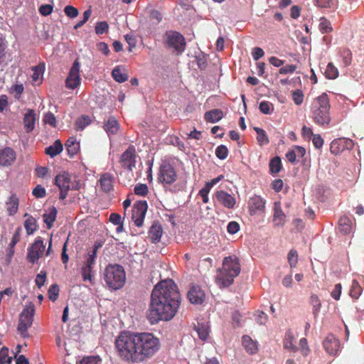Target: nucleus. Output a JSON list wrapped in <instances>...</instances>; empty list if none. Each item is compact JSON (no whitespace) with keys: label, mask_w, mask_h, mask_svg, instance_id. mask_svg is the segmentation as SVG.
<instances>
[{"label":"nucleus","mask_w":364,"mask_h":364,"mask_svg":"<svg viewBox=\"0 0 364 364\" xmlns=\"http://www.w3.org/2000/svg\"><path fill=\"white\" fill-rule=\"evenodd\" d=\"M44 67V64H42L32 68L33 74L31 77L33 81L36 82L39 80L40 77L43 75Z\"/></svg>","instance_id":"5fc2aeb1"},{"label":"nucleus","mask_w":364,"mask_h":364,"mask_svg":"<svg viewBox=\"0 0 364 364\" xmlns=\"http://www.w3.org/2000/svg\"><path fill=\"white\" fill-rule=\"evenodd\" d=\"M363 291V288L357 279H353L350 289V296L355 299L359 298Z\"/></svg>","instance_id":"c9c22d12"},{"label":"nucleus","mask_w":364,"mask_h":364,"mask_svg":"<svg viewBox=\"0 0 364 364\" xmlns=\"http://www.w3.org/2000/svg\"><path fill=\"white\" fill-rule=\"evenodd\" d=\"M187 296L191 303L200 304L205 299V293L198 286H193L188 291Z\"/></svg>","instance_id":"aec40b11"},{"label":"nucleus","mask_w":364,"mask_h":364,"mask_svg":"<svg viewBox=\"0 0 364 364\" xmlns=\"http://www.w3.org/2000/svg\"><path fill=\"white\" fill-rule=\"evenodd\" d=\"M194 330L202 341H205L208 338L210 332L208 323L198 321L197 324L194 325Z\"/></svg>","instance_id":"bb28decb"},{"label":"nucleus","mask_w":364,"mask_h":364,"mask_svg":"<svg viewBox=\"0 0 364 364\" xmlns=\"http://www.w3.org/2000/svg\"><path fill=\"white\" fill-rule=\"evenodd\" d=\"M164 43L166 48L173 49L181 55L186 49V42L182 34L175 31H168L164 36Z\"/></svg>","instance_id":"423d86ee"},{"label":"nucleus","mask_w":364,"mask_h":364,"mask_svg":"<svg viewBox=\"0 0 364 364\" xmlns=\"http://www.w3.org/2000/svg\"><path fill=\"white\" fill-rule=\"evenodd\" d=\"M181 294L177 285L171 279H165L154 287L147 311L151 324L159 321H170L177 314L181 304Z\"/></svg>","instance_id":"f257e3e1"},{"label":"nucleus","mask_w":364,"mask_h":364,"mask_svg":"<svg viewBox=\"0 0 364 364\" xmlns=\"http://www.w3.org/2000/svg\"><path fill=\"white\" fill-rule=\"evenodd\" d=\"M215 155L220 159H225L228 156V149L225 145H220L216 148Z\"/></svg>","instance_id":"13d9d810"},{"label":"nucleus","mask_w":364,"mask_h":364,"mask_svg":"<svg viewBox=\"0 0 364 364\" xmlns=\"http://www.w3.org/2000/svg\"><path fill=\"white\" fill-rule=\"evenodd\" d=\"M249 211L250 215H255L257 211H263L265 208V200L259 196H255L250 198Z\"/></svg>","instance_id":"412c9836"},{"label":"nucleus","mask_w":364,"mask_h":364,"mask_svg":"<svg viewBox=\"0 0 364 364\" xmlns=\"http://www.w3.org/2000/svg\"><path fill=\"white\" fill-rule=\"evenodd\" d=\"M134 192L137 196H146L149 192L148 186L144 183H138L134 186Z\"/></svg>","instance_id":"864d4df0"},{"label":"nucleus","mask_w":364,"mask_h":364,"mask_svg":"<svg viewBox=\"0 0 364 364\" xmlns=\"http://www.w3.org/2000/svg\"><path fill=\"white\" fill-rule=\"evenodd\" d=\"M325 75L330 80H334L338 76V70L332 63L327 65Z\"/></svg>","instance_id":"37998d69"},{"label":"nucleus","mask_w":364,"mask_h":364,"mask_svg":"<svg viewBox=\"0 0 364 364\" xmlns=\"http://www.w3.org/2000/svg\"><path fill=\"white\" fill-rule=\"evenodd\" d=\"M59 291H60L59 287H58V284H52L50 287V288L48 291V294L49 299L52 301H55L57 300V299L58 298Z\"/></svg>","instance_id":"6e6d98bb"},{"label":"nucleus","mask_w":364,"mask_h":364,"mask_svg":"<svg viewBox=\"0 0 364 364\" xmlns=\"http://www.w3.org/2000/svg\"><path fill=\"white\" fill-rule=\"evenodd\" d=\"M240 230V225L235 221H231L228 223L227 230L230 234H235Z\"/></svg>","instance_id":"774afa93"},{"label":"nucleus","mask_w":364,"mask_h":364,"mask_svg":"<svg viewBox=\"0 0 364 364\" xmlns=\"http://www.w3.org/2000/svg\"><path fill=\"white\" fill-rule=\"evenodd\" d=\"M6 41L3 36V34L0 33V65L4 62L6 55Z\"/></svg>","instance_id":"de8ad7c7"},{"label":"nucleus","mask_w":364,"mask_h":364,"mask_svg":"<svg viewBox=\"0 0 364 364\" xmlns=\"http://www.w3.org/2000/svg\"><path fill=\"white\" fill-rule=\"evenodd\" d=\"M112 76L118 82H124L128 80V75L122 73L119 66L112 70Z\"/></svg>","instance_id":"58836bf2"},{"label":"nucleus","mask_w":364,"mask_h":364,"mask_svg":"<svg viewBox=\"0 0 364 364\" xmlns=\"http://www.w3.org/2000/svg\"><path fill=\"white\" fill-rule=\"evenodd\" d=\"M301 135L305 140L310 141L314 134L311 128L304 125L301 129Z\"/></svg>","instance_id":"338daca9"},{"label":"nucleus","mask_w":364,"mask_h":364,"mask_svg":"<svg viewBox=\"0 0 364 364\" xmlns=\"http://www.w3.org/2000/svg\"><path fill=\"white\" fill-rule=\"evenodd\" d=\"M269 170L271 173H278L282 168V161L280 157L275 156L270 160L269 162Z\"/></svg>","instance_id":"a19ab883"},{"label":"nucleus","mask_w":364,"mask_h":364,"mask_svg":"<svg viewBox=\"0 0 364 364\" xmlns=\"http://www.w3.org/2000/svg\"><path fill=\"white\" fill-rule=\"evenodd\" d=\"M294 337L290 331H288L285 333V336L283 341V346L285 349L289 350L290 352H296L297 350V347L294 344Z\"/></svg>","instance_id":"473e14b6"},{"label":"nucleus","mask_w":364,"mask_h":364,"mask_svg":"<svg viewBox=\"0 0 364 364\" xmlns=\"http://www.w3.org/2000/svg\"><path fill=\"white\" fill-rule=\"evenodd\" d=\"M34 312V305L31 304L26 306L19 315L17 330L23 338L28 337V329L33 323Z\"/></svg>","instance_id":"0eeeda50"},{"label":"nucleus","mask_w":364,"mask_h":364,"mask_svg":"<svg viewBox=\"0 0 364 364\" xmlns=\"http://www.w3.org/2000/svg\"><path fill=\"white\" fill-rule=\"evenodd\" d=\"M80 63L78 62V60L76 59L73 63L65 80V85L68 88L73 90L80 85L81 78L80 76Z\"/></svg>","instance_id":"ddd939ff"},{"label":"nucleus","mask_w":364,"mask_h":364,"mask_svg":"<svg viewBox=\"0 0 364 364\" xmlns=\"http://www.w3.org/2000/svg\"><path fill=\"white\" fill-rule=\"evenodd\" d=\"M63 149V144L60 139H57L55 142L45 149V153L53 158L62 152Z\"/></svg>","instance_id":"c756f323"},{"label":"nucleus","mask_w":364,"mask_h":364,"mask_svg":"<svg viewBox=\"0 0 364 364\" xmlns=\"http://www.w3.org/2000/svg\"><path fill=\"white\" fill-rule=\"evenodd\" d=\"M316 6L324 9H336L337 0H314Z\"/></svg>","instance_id":"c03bdc74"},{"label":"nucleus","mask_w":364,"mask_h":364,"mask_svg":"<svg viewBox=\"0 0 364 364\" xmlns=\"http://www.w3.org/2000/svg\"><path fill=\"white\" fill-rule=\"evenodd\" d=\"M338 229L343 234H349L353 230V223L350 219L343 215L338 220Z\"/></svg>","instance_id":"c85d7f7f"},{"label":"nucleus","mask_w":364,"mask_h":364,"mask_svg":"<svg viewBox=\"0 0 364 364\" xmlns=\"http://www.w3.org/2000/svg\"><path fill=\"white\" fill-rule=\"evenodd\" d=\"M242 345L246 350L251 354L255 353L257 350L256 342H255L249 336H242Z\"/></svg>","instance_id":"72a5a7b5"},{"label":"nucleus","mask_w":364,"mask_h":364,"mask_svg":"<svg viewBox=\"0 0 364 364\" xmlns=\"http://www.w3.org/2000/svg\"><path fill=\"white\" fill-rule=\"evenodd\" d=\"M354 146V142L348 138H338L332 141L330 151L334 155H338L345 150H350Z\"/></svg>","instance_id":"4468645a"},{"label":"nucleus","mask_w":364,"mask_h":364,"mask_svg":"<svg viewBox=\"0 0 364 364\" xmlns=\"http://www.w3.org/2000/svg\"><path fill=\"white\" fill-rule=\"evenodd\" d=\"M177 178L176 171L170 164L161 166L160 168L159 181L164 184H171Z\"/></svg>","instance_id":"2eb2a0df"},{"label":"nucleus","mask_w":364,"mask_h":364,"mask_svg":"<svg viewBox=\"0 0 364 364\" xmlns=\"http://www.w3.org/2000/svg\"><path fill=\"white\" fill-rule=\"evenodd\" d=\"M103 128L109 136L117 134L119 129V124L114 117H109L105 122Z\"/></svg>","instance_id":"5701e85b"},{"label":"nucleus","mask_w":364,"mask_h":364,"mask_svg":"<svg viewBox=\"0 0 364 364\" xmlns=\"http://www.w3.org/2000/svg\"><path fill=\"white\" fill-rule=\"evenodd\" d=\"M65 148L68 154L71 157H74L80 150V143L74 136L70 137L65 142Z\"/></svg>","instance_id":"a878e982"},{"label":"nucleus","mask_w":364,"mask_h":364,"mask_svg":"<svg viewBox=\"0 0 364 364\" xmlns=\"http://www.w3.org/2000/svg\"><path fill=\"white\" fill-rule=\"evenodd\" d=\"M99 184L102 191L108 193L113 191L114 177L110 173H104L100 176Z\"/></svg>","instance_id":"a211bd4d"},{"label":"nucleus","mask_w":364,"mask_h":364,"mask_svg":"<svg viewBox=\"0 0 364 364\" xmlns=\"http://www.w3.org/2000/svg\"><path fill=\"white\" fill-rule=\"evenodd\" d=\"M12 358L9 355V348L3 347L0 350V364H11Z\"/></svg>","instance_id":"8fccbe9b"},{"label":"nucleus","mask_w":364,"mask_h":364,"mask_svg":"<svg viewBox=\"0 0 364 364\" xmlns=\"http://www.w3.org/2000/svg\"><path fill=\"white\" fill-rule=\"evenodd\" d=\"M318 28L322 33H328L333 31L331 21L325 17L320 18Z\"/></svg>","instance_id":"4c0bfd02"},{"label":"nucleus","mask_w":364,"mask_h":364,"mask_svg":"<svg viewBox=\"0 0 364 364\" xmlns=\"http://www.w3.org/2000/svg\"><path fill=\"white\" fill-rule=\"evenodd\" d=\"M70 176L66 172L60 173L55 176V184L60 191L59 196L60 200H64L67 197L68 192L70 190Z\"/></svg>","instance_id":"f8f14e48"},{"label":"nucleus","mask_w":364,"mask_h":364,"mask_svg":"<svg viewBox=\"0 0 364 364\" xmlns=\"http://www.w3.org/2000/svg\"><path fill=\"white\" fill-rule=\"evenodd\" d=\"M254 129L257 134V139L259 144L260 146L268 144L269 140L268 139L266 132L264 129L259 127H255Z\"/></svg>","instance_id":"ea45409f"},{"label":"nucleus","mask_w":364,"mask_h":364,"mask_svg":"<svg viewBox=\"0 0 364 364\" xmlns=\"http://www.w3.org/2000/svg\"><path fill=\"white\" fill-rule=\"evenodd\" d=\"M19 199L16 194L12 193L6 201V208L9 216L14 215L18 209Z\"/></svg>","instance_id":"4be33fe9"},{"label":"nucleus","mask_w":364,"mask_h":364,"mask_svg":"<svg viewBox=\"0 0 364 364\" xmlns=\"http://www.w3.org/2000/svg\"><path fill=\"white\" fill-rule=\"evenodd\" d=\"M43 122L45 124H50L53 127H56V118L55 115L51 112L46 113L44 115Z\"/></svg>","instance_id":"0e129e2a"},{"label":"nucleus","mask_w":364,"mask_h":364,"mask_svg":"<svg viewBox=\"0 0 364 364\" xmlns=\"http://www.w3.org/2000/svg\"><path fill=\"white\" fill-rule=\"evenodd\" d=\"M16 158V152L11 148L6 147L0 149V165L9 166L15 161Z\"/></svg>","instance_id":"6ab92c4d"},{"label":"nucleus","mask_w":364,"mask_h":364,"mask_svg":"<svg viewBox=\"0 0 364 364\" xmlns=\"http://www.w3.org/2000/svg\"><path fill=\"white\" fill-rule=\"evenodd\" d=\"M96 260V249L92 250L88 253V257L85 261L82 268H81V274L84 281H90V283H93L92 279V269L94 265L95 264Z\"/></svg>","instance_id":"9b49d317"},{"label":"nucleus","mask_w":364,"mask_h":364,"mask_svg":"<svg viewBox=\"0 0 364 364\" xmlns=\"http://www.w3.org/2000/svg\"><path fill=\"white\" fill-rule=\"evenodd\" d=\"M119 358L125 361L141 363L152 358L161 348V342L151 333L123 332L115 341Z\"/></svg>","instance_id":"f03ea898"},{"label":"nucleus","mask_w":364,"mask_h":364,"mask_svg":"<svg viewBox=\"0 0 364 364\" xmlns=\"http://www.w3.org/2000/svg\"><path fill=\"white\" fill-rule=\"evenodd\" d=\"M148 205L146 200H139L135 203L132 208V220L137 227H141L144 223Z\"/></svg>","instance_id":"1a4fd4ad"},{"label":"nucleus","mask_w":364,"mask_h":364,"mask_svg":"<svg viewBox=\"0 0 364 364\" xmlns=\"http://www.w3.org/2000/svg\"><path fill=\"white\" fill-rule=\"evenodd\" d=\"M330 107L329 98L326 93H322L314 100L312 107V117L316 124L326 127L330 124Z\"/></svg>","instance_id":"20e7f679"},{"label":"nucleus","mask_w":364,"mask_h":364,"mask_svg":"<svg viewBox=\"0 0 364 364\" xmlns=\"http://www.w3.org/2000/svg\"><path fill=\"white\" fill-rule=\"evenodd\" d=\"M24 227L27 235H32L37 230L36 220L33 216H28L25 220Z\"/></svg>","instance_id":"e433bc0d"},{"label":"nucleus","mask_w":364,"mask_h":364,"mask_svg":"<svg viewBox=\"0 0 364 364\" xmlns=\"http://www.w3.org/2000/svg\"><path fill=\"white\" fill-rule=\"evenodd\" d=\"M286 215L284 213L280 202L274 203L273 220L277 225H283L285 223Z\"/></svg>","instance_id":"b1692460"},{"label":"nucleus","mask_w":364,"mask_h":364,"mask_svg":"<svg viewBox=\"0 0 364 364\" xmlns=\"http://www.w3.org/2000/svg\"><path fill=\"white\" fill-rule=\"evenodd\" d=\"M304 93L301 90H296L292 92V100L296 105H301L304 101Z\"/></svg>","instance_id":"bf43d9fd"},{"label":"nucleus","mask_w":364,"mask_h":364,"mask_svg":"<svg viewBox=\"0 0 364 364\" xmlns=\"http://www.w3.org/2000/svg\"><path fill=\"white\" fill-rule=\"evenodd\" d=\"M32 194L36 198H41L46 196V189L41 185H37L32 191Z\"/></svg>","instance_id":"052dcab7"},{"label":"nucleus","mask_w":364,"mask_h":364,"mask_svg":"<svg viewBox=\"0 0 364 364\" xmlns=\"http://www.w3.org/2000/svg\"><path fill=\"white\" fill-rule=\"evenodd\" d=\"M47 273L46 271H41V272L37 274L36 278V284L38 288H41L44 285Z\"/></svg>","instance_id":"e2e57ef3"},{"label":"nucleus","mask_w":364,"mask_h":364,"mask_svg":"<svg viewBox=\"0 0 364 364\" xmlns=\"http://www.w3.org/2000/svg\"><path fill=\"white\" fill-rule=\"evenodd\" d=\"M223 117V112L221 109H214L206 112L204 118L206 122L215 123L220 121Z\"/></svg>","instance_id":"7c9ffc66"},{"label":"nucleus","mask_w":364,"mask_h":364,"mask_svg":"<svg viewBox=\"0 0 364 364\" xmlns=\"http://www.w3.org/2000/svg\"><path fill=\"white\" fill-rule=\"evenodd\" d=\"M326 353L330 355H336L340 349V342L333 334L328 335L323 341Z\"/></svg>","instance_id":"dca6fc26"},{"label":"nucleus","mask_w":364,"mask_h":364,"mask_svg":"<svg viewBox=\"0 0 364 364\" xmlns=\"http://www.w3.org/2000/svg\"><path fill=\"white\" fill-rule=\"evenodd\" d=\"M215 198L218 203L228 209L233 208L236 203L235 198L225 191H218L215 193Z\"/></svg>","instance_id":"f3484780"},{"label":"nucleus","mask_w":364,"mask_h":364,"mask_svg":"<svg viewBox=\"0 0 364 364\" xmlns=\"http://www.w3.org/2000/svg\"><path fill=\"white\" fill-rule=\"evenodd\" d=\"M102 359L98 355L84 357L77 364H101Z\"/></svg>","instance_id":"603ef678"},{"label":"nucleus","mask_w":364,"mask_h":364,"mask_svg":"<svg viewBox=\"0 0 364 364\" xmlns=\"http://www.w3.org/2000/svg\"><path fill=\"white\" fill-rule=\"evenodd\" d=\"M36 113L33 109H29L24 115L23 124L27 132H31L35 127Z\"/></svg>","instance_id":"393cba45"},{"label":"nucleus","mask_w":364,"mask_h":364,"mask_svg":"<svg viewBox=\"0 0 364 364\" xmlns=\"http://www.w3.org/2000/svg\"><path fill=\"white\" fill-rule=\"evenodd\" d=\"M162 232L163 230L161 225L158 223H154L149 231V237L151 242L153 243L159 242Z\"/></svg>","instance_id":"cd10ccee"},{"label":"nucleus","mask_w":364,"mask_h":364,"mask_svg":"<svg viewBox=\"0 0 364 364\" xmlns=\"http://www.w3.org/2000/svg\"><path fill=\"white\" fill-rule=\"evenodd\" d=\"M340 55L343 59L344 66L347 67L350 65L352 61V53L350 49L343 48L340 49Z\"/></svg>","instance_id":"79ce46f5"},{"label":"nucleus","mask_w":364,"mask_h":364,"mask_svg":"<svg viewBox=\"0 0 364 364\" xmlns=\"http://www.w3.org/2000/svg\"><path fill=\"white\" fill-rule=\"evenodd\" d=\"M109 25L107 21H100L95 25V33L98 35H102L108 31Z\"/></svg>","instance_id":"4d7b16f0"},{"label":"nucleus","mask_w":364,"mask_h":364,"mask_svg":"<svg viewBox=\"0 0 364 364\" xmlns=\"http://www.w3.org/2000/svg\"><path fill=\"white\" fill-rule=\"evenodd\" d=\"M104 279L110 289H121L126 282V274L122 266L117 264H109L104 270Z\"/></svg>","instance_id":"39448f33"},{"label":"nucleus","mask_w":364,"mask_h":364,"mask_svg":"<svg viewBox=\"0 0 364 364\" xmlns=\"http://www.w3.org/2000/svg\"><path fill=\"white\" fill-rule=\"evenodd\" d=\"M136 152L135 146L130 145L121 155L119 163L124 168L132 171L136 166Z\"/></svg>","instance_id":"9d476101"},{"label":"nucleus","mask_w":364,"mask_h":364,"mask_svg":"<svg viewBox=\"0 0 364 364\" xmlns=\"http://www.w3.org/2000/svg\"><path fill=\"white\" fill-rule=\"evenodd\" d=\"M92 14L91 9H87L83 13V19L77 22L75 26V29H78L82 27L90 18Z\"/></svg>","instance_id":"69168bd1"},{"label":"nucleus","mask_w":364,"mask_h":364,"mask_svg":"<svg viewBox=\"0 0 364 364\" xmlns=\"http://www.w3.org/2000/svg\"><path fill=\"white\" fill-rule=\"evenodd\" d=\"M21 232L22 228L19 226L16 228L14 234L13 235L11 241L9 244V248L12 254L14 253V248L15 245L20 241Z\"/></svg>","instance_id":"09e8293b"},{"label":"nucleus","mask_w":364,"mask_h":364,"mask_svg":"<svg viewBox=\"0 0 364 364\" xmlns=\"http://www.w3.org/2000/svg\"><path fill=\"white\" fill-rule=\"evenodd\" d=\"M57 209L55 207H51L48 213L43 215V222L46 224L47 228L50 229L53 227V223L56 219Z\"/></svg>","instance_id":"2f4dec72"},{"label":"nucleus","mask_w":364,"mask_h":364,"mask_svg":"<svg viewBox=\"0 0 364 364\" xmlns=\"http://www.w3.org/2000/svg\"><path fill=\"white\" fill-rule=\"evenodd\" d=\"M310 302L313 306V314L315 316H316L321 307V301L317 295L313 294L310 298Z\"/></svg>","instance_id":"49530a36"},{"label":"nucleus","mask_w":364,"mask_h":364,"mask_svg":"<svg viewBox=\"0 0 364 364\" xmlns=\"http://www.w3.org/2000/svg\"><path fill=\"white\" fill-rule=\"evenodd\" d=\"M240 272V264L236 256L225 257L223 262L222 268L218 272L215 282L220 288L230 286L234 279Z\"/></svg>","instance_id":"7ed1b4c3"},{"label":"nucleus","mask_w":364,"mask_h":364,"mask_svg":"<svg viewBox=\"0 0 364 364\" xmlns=\"http://www.w3.org/2000/svg\"><path fill=\"white\" fill-rule=\"evenodd\" d=\"M287 259H288V262L289 264L290 267L291 268L296 267L297 262H298V259H299V255H298L297 251L294 249L291 250L288 254Z\"/></svg>","instance_id":"3c124183"},{"label":"nucleus","mask_w":364,"mask_h":364,"mask_svg":"<svg viewBox=\"0 0 364 364\" xmlns=\"http://www.w3.org/2000/svg\"><path fill=\"white\" fill-rule=\"evenodd\" d=\"M92 122L91 118L88 115H82L78 117L75 122V129L77 131L83 130Z\"/></svg>","instance_id":"f704fd0d"},{"label":"nucleus","mask_w":364,"mask_h":364,"mask_svg":"<svg viewBox=\"0 0 364 364\" xmlns=\"http://www.w3.org/2000/svg\"><path fill=\"white\" fill-rule=\"evenodd\" d=\"M45 249L46 245H44L43 239L40 237H37L28 249V261L32 264L36 263L38 259L43 256Z\"/></svg>","instance_id":"6e6552de"},{"label":"nucleus","mask_w":364,"mask_h":364,"mask_svg":"<svg viewBox=\"0 0 364 364\" xmlns=\"http://www.w3.org/2000/svg\"><path fill=\"white\" fill-rule=\"evenodd\" d=\"M64 12L67 16L71 18L77 17L79 14L78 10L75 7L70 5H68L65 7Z\"/></svg>","instance_id":"680f3d73"},{"label":"nucleus","mask_w":364,"mask_h":364,"mask_svg":"<svg viewBox=\"0 0 364 364\" xmlns=\"http://www.w3.org/2000/svg\"><path fill=\"white\" fill-rule=\"evenodd\" d=\"M259 111L264 114H270L274 112V105L268 101H262L259 105Z\"/></svg>","instance_id":"a18cd8bd"}]
</instances>
